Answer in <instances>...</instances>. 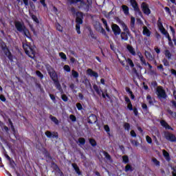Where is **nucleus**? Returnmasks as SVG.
<instances>
[{"instance_id": "20", "label": "nucleus", "mask_w": 176, "mask_h": 176, "mask_svg": "<svg viewBox=\"0 0 176 176\" xmlns=\"http://www.w3.org/2000/svg\"><path fill=\"white\" fill-rule=\"evenodd\" d=\"M98 27H99V31L102 35H104L106 38H109L108 34H107V32L105 31V29L102 28V25L101 23H98Z\"/></svg>"}, {"instance_id": "13", "label": "nucleus", "mask_w": 176, "mask_h": 176, "mask_svg": "<svg viewBox=\"0 0 176 176\" xmlns=\"http://www.w3.org/2000/svg\"><path fill=\"white\" fill-rule=\"evenodd\" d=\"M47 138H58V133L57 132H51L50 131H47L45 133Z\"/></svg>"}, {"instance_id": "24", "label": "nucleus", "mask_w": 176, "mask_h": 176, "mask_svg": "<svg viewBox=\"0 0 176 176\" xmlns=\"http://www.w3.org/2000/svg\"><path fill=\"white\" fill-rule=\"evenodd\" d=\"M72 166L78 175H80L82 174V173L80 172V169L79 168V166H78V164H76V163H73Z\"/></svg>"}, {"instance_id": "33", "label": "nucleus", "mask_w": 176, "mask_h": 176, "mask_svg": "<svg viewBox=\"0 0 176 176\" xmlns=\"http://www.w3.org/2000/svg\"><path fill=\"white\" fill-rule=\"evenodd\" d=\"M160 31L162 32V34H163V35L166 36V38H168V36H170L168 32H167L164 28L160 29Z\"/></svg>"}, {"instance_id": "41", "label": "nucleus", "mask_w": 176, "mask_h": 176, "mask_svg": "<svg viewBox=\"0 0 176 176\" xmlns=\"http://www.w3.org/2000/svg\"><path fill=\"white\" fill-rule=\"evenodd\" d=\"M104 129L108 134V135H111V129L109 128V126L108 124L104 126Z\"/></svg>"}, {"instance_id": "30", "label": "nucleus", "mask_w": 176, "mask_h": 176, "mask_svg": "<svg viewBox=\"0 0 176 176\" xmlns=\"http://www.w3.org/2000/svg\"><path fill=\"white\" fill-rule=\"evenodd\" d=\"M72 76L74 79H76L77 82H78V78H79V73L75 70H72Z\"/></svg>"}, {"instance_id": "42", "label": "nucleus", "mask_w": 176, "mask_h": 176, "mask_svg": "<svg viewBox=\"0 0 176 176\" xmlns=\"http://www.w3.org/2000/svg\"><path fill=\"white\" fill-rule=\"evenodd\" d=\"M157 24L159 30L164 28V26H163V23L162 22V19L160 18L158 19Z\"/></svg>"}, {"instance_id": "35", "label": "nucleus", "mask_w": 176, "mask_h": 176, "mask_svg": "<svg viewBox=\"0 0 176 176\" xmlns=\"http://www.w3.org/2000/svg\"><path fill=\"white\" fill-rule=\"evenodd\" d=\"M126 61L128 65L131 67V68H134V63L133 62V60H131V58H128L126 60Z\"/></svg>"}, {"instance_id": "2", "label": "nucleus", "mask_w": 176, "mask_h": 176, "mask_svg": "<svg viewBox=\"0 0 176 176\" xmlns=\"http://www.w3.org/2000/svg\"><path fill=\"white\" fill-rule=\"evenodd\" d=\"M14 24L18 32L23 33L24 36H26V38H28L29 39L31 38V33H30V30L27 28L25 25H24V23L21 22L20 21H15Z\"/></svg>"}, {"instance_id": "6", "label": "nucleus", "mask_w": 176, "mask_h": 176, "mask_svg": "<svg viewBox=\"0 0 176 176\" xmlns=\"http://www.w3.org/2000/svg\"><path fill=\"white\" fill-rule=\"evenodd\" d=\"M156 94L160 100H162V98L166 100V98H167V94L166 93V90H164L162 86H158L157 87Z\"/></svg>"}, {"instance_id": "9", "label": "nucleus", "mask_w": 176, "mask_h": 176, "mask_svg": "<svg viewBox=\"0 0 176 176\" xmlns=\"http://www.w3.org/2000/svg\"><path fill=\"white\" fill-rule=\"evenodd\" d=\"M141 9L144 14L149 16L151 14V9H149V5L146 2H142L141 3Z\"/></svg>"}, {"instance_id": "56", "label": "nucleus", "mask_w": 176, "mask_h": 176, "mask_svg": "<svg viewBox=\"0 0 176 176\" xmlns=\"http://www.w3.org/2000/svg\"><path fill=\"white\" fill-rule=\"evenodd\" d=\"M146 141L148 142V144H152V138L149 135L146 136Z\"/></svg>"}, {"instance_id": "1", "label": "nucleus", "mask_w": 176, "mask_h": 176, "mask_svg": "<svg viewBox=\"0 0 176 176\" xmlns=\"http://www.w3.org/2000/svg\"><path fill=\"white\" fill-rule=\"evenodd\" d=\"M45 68L51 79L53 80L56 89H57V90H58L60 93H63V88L61 87V84H60V81H58V75H57L56 70H54V69H53V67H52L51 65L49 64H47L45 65Z\"/></svg>"}, {"instance_id": "44", "label": "nucleus", "mask_w": 176, "mask_h": 176, "mask_svg": "<svg viewBox=\"0 0 176 176\" xmlns=\"http://www.w3.org/2000/svg\"><path fill=\"white\" fill-rule=\"evenodd\" d=\"M122 30L124 32H130L129 27H127V25H126L124 23H122Z\"/></svg>"}, {"instance_id": "28", "label": "nucleus", "mask_w": 176, "mask_h": 176, "mask_svg": "<svg viewBox=\"0 0 176 176\" xmlns=\"http://www.w3.org/2000/svg\"><path fill=\"white\" fill-rule=\"evenodd\" d=\"M45 159H46V162H47V163H50V162H52V160H53V157H52V155H50V152H46L45 153Z\"/></svg>"}, {"instance_id": "49", "label": "nucleus", "mask_w": 176, "mask_h": 176, "mask_svg": "<svg viewBox=\"0 0 176 176\" xmlns=\"http://www.w3.org/2000/svg\"><path fill=\"white\" fill-rule=\"evenodd\" d=\"M36 75L40 78V79H43V74H42V72H41V71L37 70L36 72Z\"/></svg>"}, {"instance_id": "52", "label": "nucleus", "mask_w": 176, "mask_h": 176, "mask_svg": "<svg viewBox=\"0 0 176 176\" xmlns=\"http://www.w3.org/2000/svg\"><path fill=\"white\" fill-rule=\"evenodd\" d=\"M84 84L85 85V86H90V87H91V84L90 83V80H89V79H87V78H85V80H84Z\"/></svg>"}, {"instance_id": "39", "label": "nucleus", "mask_w": 176, "mask_h": 176, "mask_svg": "<svg viewBox=\"0 0 176 176\" xmlns=\"http://www.w3.org/2000/svg\"><path fill=\"white\" fill-rule=\"evenodd\" d=\"M50 118L51 119V120L52 122H54V123H55V124L58 125V124L60 123L58 120L57 119V118H56V117H54V116H53L52 115L50 116Z\"/></svg>"}, {"instance_id": "53", "label": "nucleus", "mask_w": 176, "mask_h": 176, "mask_svg": "<svg viewBox=\"0 0 176 176\" xmlns=\"http://www.w3.org/2000/svg\"><path fill=\"white\" fill-rule=\"evenodd\" d=\"M63 69L66 71V72H71V67L68 65H65L63 67Z\"/></svg>"}, {"instance_id": "62", "label": "nucleus", "mask_w": 176, "mask_h": 176, "mask_svg": "<svg viewBox=\"0 0 176 176\" xmlns=\"http://www.w3.org/2000/svg\"><path fill=\"white\" fill-rule=\"evenodd\" d=\"M133 111L135 116H138V109H137V107H134L133 109Z\"/></svg>"}, {"instance_id": "12", "label": "nucleus", "mask_w": 176, "mask_h": 176, "mask_svg": "<svg viewBox=\"0 0 176 176\" xmlns=\"http://www.w3.org/2000/svg\"><path fill=\"white\" fill-rule=\"evenodd\" d=\"M111 30L116 36H118V35H120V33L122 32L120 27H119V25L115 23H113L111 25Z\"/></svg>"}, {"instance_id": "19", "label": "nucleus", "mask_w": 176, "mask_h": 176, "mask_svg": "<svg viewBox=\"0 0 176 176\" xmlns=\"http://www.w3.org/2000/svg\"><path fill=\"white\" fill-rule=\"evenodd\" d=\"M131 30L133 32H135V18L134 16L131 17V23H130Z\"/></svg>"}, {"instance_id": "5", "label": "nucleus", "mask_w": 176, "mask_h": 176, "mask_svg": "<svg viewBox=\"0 0 176 176\" xmlns=\"http://www.w3.org/2000/svg\"><path fill=\"white\" fill-rule=\"evenodd\" d=\"M1 50H3L5 56L8 57V60H10L11 63H13V54H12V52H10V50L5 42H3V45H1Z\"/></svg>"}, {"instance_id": "50", "label": "nucleus", "mask_w": 176, "mask_h": 176, "mask_svg": "<svg viewBox=\"0 0 176 176\" xmlns=\"http://www.w3.org/2000/svg\"><path fill=\"white\" fill-rule=\"evenodd\" d=\"M76 30L77 34H78V35H80V24H76Z\"/></svg>"}, {"instance_id": "21", "label": "nucleus", "mask_w": 176, "mask_h": 176, "mask_svg": "<svg viewBox=\"0 0 176 176\" xmlns=\"http://www.w3.org/2000/svg\"><path fill=\"white\" fill-rule=\"evenodd\" d=\"M126 49L132 56H137V53H135V50H134V47H133V46L128 45L126 46Z\"/></svg>"}, {"instance_id": "23", "label": "nucleus", "mask_w": 176, "mask_h": 176, "mask_svg": "<svg viewBox=\"0 0 176 176\" xmlns=\"http://www.w3.org/2000/svg\"><path fill=\"white\" fill-rule=\"evenodd\" d=\"M142 34H143V35H145L146 36H151V30H149V29H148V27L144 26Z\"/></svg>"}, {"instance_id": "55", "label": "nucleus", "mask_w": 176, "mask_h": 176, "mask_svg": "<svg viewBox=\"0 0 176 176\" xmlns=\"http://www.w3.org/2000/svg\"><path fill=\"white\" fill-rule=\"evenodd\" d=\"M76 107L78 111H82V109H83V106H82V104L80 103H77Z\"/></svg>"}, {"instance_id": "25", "label": "nucleus", "mask_w": 176, "mask_h": 176, "mask_svg": "<svg viewBox=\"0 0 176 176\" xmlns=\"http://www.w3.org/2000/svg\"><path fill=\"white\" fill-rule=\"evenodd\" d=\"M162 153H163V156L165 157V159H166V160H167V162H170V160H171V158L170 157V153H168V152H167V151L163 150Z\"/></svg>"}, {"instance_id": "14", "label": "nucleus", "mask_w": 176, "mask_h": 176, "mask_svg": "<svg viewBox=\"0 0 176 176\" xmlns=\"http://www.w3.org/2000/svg\"><path fill=\"white\" fill-rule=\"evenodd\" d=\"M51 164L53 166V168L55 171V174H58L60 176L64 175L63 174V172H61V169H60V168L58 167V165H57V164H56L55 162H52Z\"/></svg>"}, {"instance_id": "16", "label": "nucleus", "mask_w": 176, "mask_h": 176, "mask_svg": "<svg viewBox=\"0 0 176 176\" xmlns=\"http://www.w3.org/2000/svg\"><path fill=\"white\" fill-rule=\"evenodd\" d=\"M87 74L89 75V76H91V78H95L97 79L98 78V73L97 72L93 71L91 69H88L87 70Z\"/></svg>"}, {"instance_id": "18", "label": "nucleus", "mask_w": 176, "mask_h": 176, "mask_svg": "<svg viewBox=\"0 0 176 176\" xmlns=\"http://www.w3.org/2000/svg\"><path fill=\"white\" fill-rule=\"evenodd\" d=\"M120 34L122 41H129V35H130V32H122Z\"/></svg>"}, {"instance_id": "3", "label": "nucleus", "mask_w": 176, "mask_h": 176, "mask_svg": "<svg viewBox=\"0 0 176 176\" xmlns=\"http://www.w3.org/2000/svg\"><path fill=\"white\" fill-rule=\"evenodd\" d=\"M69 5H75L80 2V5L78 6V9L84 10V12H89L90 10V6L84 0H67Z\"/></svg>"}, {"instance_id": "43", "label": "nucleus", "mask_w": 176, "mask_h": 176, "mask_svg": "<svg viewBox=\"0 0 176 176\" xmlns=\"http://www.w3.org/2000/svg\"><path fill=\"white\" fill-rule=\"evenodd\" d=\"M124 130H126V131H130V129H131L130 124L129 122H124Z\"/></svg>"}, {"instance_id": "54", "label": "nucleus", "mask_w": 176, "mask_h": 176, "mask_svg": "<svg viewBox=\"0 0 176 176\" xmlns=\"http://www.w3.org/2000/svg\"><path fill=\"white\" fill-rule=\"evenodd\" d=\"M140 60L142 65H146V60H145V58H144V56H141L140 58Z\"/></svg>"}, {"instance_id": "45", "label": "nucleus", "mask_w": 176, "mask_h": 176, "mask_svg": "<svg viewBox=\"0 0 176 176\" xmlns=\"http://www.w3.org/2000/svg\"><path fill=\"white\" fill-rule=\"evenodd\" d=\"M168 41V45L170 47H174V43H173V40L171 39V37L169 36L166 37Z\"/></svg>"}, {"instance_id": "48", "label": "nucleus", "mask_w": 176, "mask_h": 176, "mask_svg": "<svg viewBox=\"0 0 176 176\" xmlns=\"http://www.w3.org/2000/svg\"><path fill=\"white\" fill-rule=\"evenodd\" d=\"M152 162L154 163V164H155L157 167H159L160 166V162L159 160H157V159L156 158H153L152 159Z\"/></svg>"}, {"instance_id": "29", "label": "nucleus", "mask_w": 176, "mask_h": 176, "mask_svg": "<svg viewBox=\"0 0 176 176\" xmlns=\"http://www.w3.org/2000/svg\"><path fill=\"white\" fill-rule=\"evenodd\" d=\"M164 54L165 57H166V58H168V60H171V57H172L173 54H171V52H170V50H166L164 52Z\"/></svg>"}, {"instance_id": "59", "label": "nucleus", "mask_w": 176, "mask_h": 176, "mask_svg": "<svg viewBox=\"0 0 176 176\" xmlns=\"http://www.w3.org/2000/svg\"><path fill=\"white\" fill-rule=\"evenodd\" d=\"M89 35L92 38V39H97V36L94 35V33L93 32V31L91 30L89 31Z\"/></svg>"}, {"instance_id": "34", "label": "nucleus", "mask_w": 176, "mask_h": 176, "mask_svg": "<svg viewBox=\"0 0 176 176\" xmlns=\"http://www.w3.org/2000/svg\"><path fill=\"white\" fill-rule=\"evenodd\" d=\"M78 142L79 143L80 146L81 145H85V144H86V139H85V138H79L78 141L76 142V143L78 144Z\"/></svg>"}, {"instance_id": "47", "label": "nucleus", "mask_w": 176, "mask_h": 176, "mask_svg": "<svg viewBox=\"0 0 176 176\" xmlns=\"http://www.w3.org/2000/svg\"><path fill=\"white\" fill-rule=\"evenodd\" d=\"M89 144L91 146H97V142L94 139H89Z\"/></svg>"}, {"instance_id": "64", "label": "nucleus", "mask_w": 176, "mask_h": 176, "mask_svg": "<svg viewBox=\"0 0 176 176\" xmlns=\"http://www.w3.org/2000/svg\"><path fill=\"white\" fill-rule=\"evenodd\" d=\"M172 169L173 170V171L172 173V176H176V166L172 168Z\"/></svg>"}, {"instance_id": "40", "label": "nucleus", "mask_w": 176, "mask_h": 176, "mask_svg": "<svg viewBox=\"0 0 176 176\" xmlns=\"http://www.w3.org/2000/svg\"><path fill=\"white\" fill-rule=\"evenodd\" d=\"M125 171H126V173H128V171L133 172V171H134V168H133V166H131V165L127 164L125 166Z\"/></svg>"}, {"instance_id": "27", "label": "nucleus", "mask_w": 176, "mask_h": 176, "mask_svg": "<svg viewBox=\"0 0 176 176\" xmlns=\"http://www.w3.org/2000/svg\"><path fill=\"white\" fill-rule=\"evenodd\" d=\"M94 89L95 90L98 96H101V93H102V89H100V87H98L97 85H94Z\"/></svg>"}, {"instance_id": "46", "label": "nucleus", "mask_w": 176, "mask_h": 176, "mask_svg": "<svg viewBox=\"0 0 176 176\" xmlns=\"http://www.w3.org/2000/svg\"><path fill=\"white\" fill-rule=\"evenodd\" d=\"M162 63L164 65V67H169L170 66V62H168V60H167V58H164L162 60Z\"/></svg>"}, {"instance_id": "8", "label": "nucleus", "mask_w": 176, "mask_h": 176, "mask_svg": "<svg viewBox=\"0 0 176 176\" xmlns=\"http://www.w3.org/2000/svg\"><path fill=\"white\" fill-rule=\"evenodd\" d=\"M87 122L89 124H93V123H96V126L98 127H100V124H98V122H97V121L98 120V119L97 118V116H96L95 114L92 113L91 114L87 119Z\"/></svg>"}, {"instance_id": "36", "label": "nucleus", "mask_w": 176, "mask_h": 176, "mask_svg": "<svg viewBox=\"0 0 176 176\" xmlns=\"http://www.w3.org/2000/svg\"><path fill=\"white\" fill-rule=\"evenodd\" d=\"M10 163V166L11 167V168H12V170H16V162H14V160H11L10 161H9Z\"/></svg>"}, {"instance_id": "15", "label": "nucleus", "mask_w": 176, "mask_h": 176, "mask_svg": "<svg viewBox=\"0 0 176 176\" xmlns=\"http://www.w3.org/2000/svg\"><path fill=\"white\" fill-rule=\"evenodd\" d=\"M124 101L126 104H127L126 108L129 111H133L134 108H133V104L131 103V100L130 98L128 96H124Z\"/></svg>"}, {"instance_id": "51", "label": "nucleus", "mask_w": 176, "mask_h": 176, "mask_svg": "<svg viewBox=\"0 0 176 176\" xmlns=\"http://www.w3.org/2000/svg\"><path fill=\"white\" fill-rule=\"evenodd\" d=\"M59 56L62 60H67V55H65L64 52H60Z\"/></svg>"}, {"instance_id": "57", "label": "nucleus", "mask_w": 176, "mask_h": 176, "mask_svg": "<svg viewBox=\"0 0 176 176\" xmlns=\"http://www.w3.org/2000/svg\"><path fill=\"white\" fill-rule=\"evenodd\" d=\"M61 98H62L63 101H64L65 102H67V101H68V96H67V95H65V94H63L61 96Z\"/></svg>"}, {"instance_id": "7", "label": "nucleus", "mask_w": 176, "mask_h": 176, "mask_svg": "<svg viewBox=\"0 0 176 176\" xmlns=\"http://www.w3.org/2000/svg\"><path fill=\"white\" fill-rule=\"evenodd\" d=\"M164 135L167 141H170V142H176L175 135L170 133L169 131H164Z\"/></svg>"}, {"instance_id": "31", "label": "nucleus", "mask_w": 176, "mask_h": 176, "mask_svg": "<svg viewBox=\"0 0 176 176\" xmlns=\"http://www.w3.org/2000/svg\"><path fill=\"white\" fill-rule=\"evenodd\" d=\"M55 27H56L57 31H58L59 32H63L64 28H63V26H61V25L58 22H57L55 24Z\"/></svg>"}, {"instance_id": "26", "label": "nucleus", "mask_w": 176, "mask_h": 176, "mask_svg": "<svg viewBox=\"0 0 176 176\" xmlns=\"http://www.w3.org/2000/svg\"><path fill=\"white\" fill-rule=\"evenodd\" d=\"M122 12H124V14H126V16H128V14H130L129 7L126 5L122 6Z\"/></svg>"}, {"instance_id": "32", "label": "nucleus", "mask_w": 176, "mask_h": 176, "mask_svg": "<svg viewBox=\"0 0 176 176\" xmlns=\"http://www.w3.org/2000/svg\"><path fill=\"white\" fill-rule=\"evenodd\" d=\"M30 17H32V20H33L34 23H36V24H39V19H38L37 16H36V15H34L32 13H30Z\"/></svg>"}, {"instance_id": "37", "label": "nucleus", "mask_w": 176, "mask_h": 176, "mask_svg": "<svg viewBox=\"0 0 176 176\" xmlns=\"http://www.w3.org/2000/svg\"><path fill=\"white\" fill-rule=\"evenodd\" d=\"M102 153L107 160H112V157H111V155L108 153V152L103 151Z\"/></svg>"}, {"instance_id": "17", "label": "nucleus", "mask_w": 176, "mask_h": 176, "mask_svg": "<svg viewBox=\"0 0 176 176\" xmlns=\"http://www.w3.org/2000/svg\"><path fill=\"white\" fill-rule=\"evenodd\" d=\"M160 124H161V126H162V127H164V129H166V130H174L173 129V127H171L169 124H168V123H167V122H166V120H162L160 122Z\"/></svg>"}, {"instance_id": "58", "label": "nucleus", "mask_w": 176, "mask_h": 176, "mask_svg": "<svg viewBox=\"0 0 176 176\" xmlns=\"http://www.w3.org/2000/svg\"><path fill=\"white\" fill-rule=\"evenodd\" d=\"M69 119L72 122H76V117L74 114L69 116Z\"/></svg>"}, {"instance_id": "22", "label": "nucleus", "mask_w": 176, "mask_h": 176, "mask_svg": "<svg viewBox=\"0 0 176 176\" xmlns=\"http://www.w3.org/2000/svg\"><path fill=\"white\" fill-rule=\"evenodd\" d=\"M146 100L149 104V105L153 106L155 105V98H152L151 95H147Z\"/></svg>"}, {"instance_id": "4", "label": "nucleus", "mask_w": 176, "mask_h": 176, "mask_svg": "<svg viewBox=\"0 0 176 176\" xmlns=\"http://www.w3.org/2000/svg\"><path fill=\"white\" fill-rule=\"evenodd\" d=\"M23 49L25 54L30 57V58H34V57H35V49L34 47H32V45H31L30 43H23Z\"/></svg>"}, {"instance_id": "38", "label": "nucleus", "mask_w": 176, "mask_h": 176, "mask_svg": "<svg viewBox=\"0 0 176 176\" xmlns=\"http://www.w3.org/2000/svg\"><path fill=\"white\" fill-rule=\"evenodd\" d=\"M130 162V160H129V156L128 155H123L122 156V163L124 164H127Z\"/></svg>"}, {"instance_id": "60", "label": "nucleus", "mask_w": 176, "mask_h": 176, "mask_svg": "<svg viewBox=\"0 0 176 176\" xmlns=\"http://www.w3.org/2000/svg\"><path fill=\"white\" fill-rule=\"evenodd\" d=\"M142 109H144V111H146V112H148V105H146V104L143 103L142 104Z\"/></svg>"}, {"instance_id": "61", "label": "nucleus", "mask_w": 176, "mask_h": 176, "mask_svg": "<svg viewBox=\"0 0 176 176\" xmlns=\"http://www.w3.org/2000/svg\"><path fill=\"white\" fill-rule=\"evenodd\" d=\"M167 112L170 116H176V113H174L171 109H167Z\"/></svg>"}, {"instance_id": "11", "label": "nucleus", "mask_w": 176, "mask_h": 176, "mask_svg": "<svg viewBox=\"0 0 176 176\" xmlns=\"http://www.w3.org/2000/svg\"><path fill=\"white\" fill-rule=\"evenodd\" d=\"M76 24H83V16H85V14H83V12L78 11L76 13Z\"/></svg>"}, {"instance_id": "10", "label": "nucleus", "mask_w": 176, "mask_h": 176, "mask_svg": "<svg viewBox=\"0 0 176 176\" xmlns=\"http://www.w3.org/2000/svg\"><path fill=\"white\" fill-rule=\"evenodd\" d=\"M129 1L132 8H133L134 12H136V13H138V14H142L141 10H140V7H138V3H137V1L135 0H129Z\"/></svg>"}, {"instance_id": "63", "label": "nucleus", "mask_w": 176, "mask_h": 176, "mask_svg": "<svg viewBox=\"0 0 176 176\" xmlns=\"http://www.w3.org/2000/svg\"><path fill=\"white\" fill-rule=\"evenodd\" d=\"M50 97L53 102H56V96H54V95L50 94Z\"/></svg>"}]
</instances>
